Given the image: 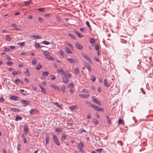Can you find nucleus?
<instances>
[{"instance_id": "obj_1", "label": "nucleus", "mask_w": 153, "mask_h": 153, "mask_svg": "<svg viewBox=\"0 0 153 153\" xmlns=\"http://www.w3.org/2000/svg\"><path fill=\"white\" fill-rule=\"evenodd\" d=\"M43 54L46 56V58L48 59L50 61H53L55 60V59L51 56L50 55L49 52L48 51H45L43 52Z\"/></svg>"}, {"instance_id": "obj_2", "label": "nucleus", "mask_w": 153, "mask_h": 153, "mask_svg": "<svg viewBox=\"0 0 153 153\" xmlns=\"http://www.w3.org/2000/svg\"><path fill=\"white\" fill-rule=\"evenodd\" d=\"M54 143L58 146L60 145L59 141L56 135L54 134L53 135L52 137Z\"/></svg>"}, {"instance_id": "obj_3", "label": "nucleus", "mask_w": 153, "mask_h": 153, "mask_svg": "<svg viewBox=\"0 0 153 153\" xmlns=\"http://www.w3.org/2000/svg\"><path fill=\"white\" fill-rule=\"evenodd\" d=\"M111 80H108L106 79H105L104 80V85L107 87H109L110 85L111 84L112 82L113 81V79H111Z\"/></svg>"}, {"instance_id": "obj_4", "label": "nucleus", "mask_w": 153, "mask_h": 153, "mask_svg": "<svg viewBox=\"0 0 153 153\" xmlns=\"http://www.w3.org/2000/svg\"><path fill=\"white\" fill-rule=\"evenodd\" d=\"M82 56L84 58L88 61L90 62L91 64H93V63L90 58L87 55L84 53L81 54Z\"/></svg>"}, {"instance_id": "obj_5", "label": "nucleus", "mask_w": 153, "mask_h": 153, "mask_svg": "<svg viewBox=\"0 0 153 153\" xmlns=\"http://www.w3.org/2000/svg\"><path fill=\"white\" fill-rule=\"evenodd\" d=\"M20 102L22 105H24L25 106H26L27 105H29L30 103V101L27 100H21L20 101Z\"/></svg>"}, {"instance_id": "obj_6", "label": "nucleus", "mask_w": 153, "mask_h": 153, "mask_svg": "<svg viewBox=\"0 0 153 153\" xmlns=\"http://www.w3.org/2000/svg\"><path fill=\"white\" fill-rule=\"evenodd\" d=\"M30 39H39L41 38V37L39 35H32L30 37Z\"/></svg>"}, {"instance_id": "obj_7", "label": "nucleus", "mask_w": 153, "mask_h": 153, "mask_svg": "<svg viewBox=\"0 0 153 153\" xmlns=\"http://www.w3.org/2000/svg\"><path fill=\"white\" fill-rule=\"evenodd\" d=\"M10 98L12 100H19V97L15 96H11L10 97Z\"/></svg>"}, {"instance_id": "obj_8", "label": "nucleus", "mask_w": 153, "mask_h": 153, "mask_svg": "<svg viewBox=\"0 0 153 153\" xmlns=\"http://www.w3.org/2000/svg\"><path fill=\"white\" fill-rule=\"evenodd\" d=\"M76 47L79 50H82L83 49V47L81 44L79 43H76Z\"/></svg>"}, {"instance_id": "obj_9", "label": "nucleus", "mask_w": 153, "mask_h": 153, "mask_svg": "<svg viewBox=\"0 0 153 153\" xmlns=\"http://www.w3.org/2000/svg\"><path fill=\"white\" fill-rule=\"evenodd\" d=\"M92 100L94 102L97 103L99 105H101V103L96 98L93 99Z\"/></svg>"}, {"instance_id": "obj_10", "label": "nucleus", "mask_w": 153, "mask_h": 153, "mask_svg": "<svg viewBox=\"0 0 153 153\" xmlns=\"http://www.w3.org/2000/svg\"><path fill=\"white\" fill-rule=\"evenodd\" d=\"M50 86L53 88L54 89L56 90H59V88L57 86L54 85L53 84H51L50 85Z\"/></svg>"}, {"instance_id": "obj_11", "label": "nucleus", "mask_w": 153, "mask_h": 153, "mask_svg": "<svg viewBox=\"0 0 153 153\" xmlns=\"http://www.w3.org/2000/svg\"><path fill=\"white\" fill-rule=\"evenodd\" d=\"M63 81L66 84H68L69 82L68 79L67 78L62 77V78Z\"/></svg>"}, {"instance_id": "obj_12", "label": "nucleus", "mask_w": 153, "mask_h": 153, "mask_svg": "<svg viewBox=\"0 0 153 153\" xmlns=\"http://www.w3.org/2000/svg\"><path fill=\"white\" fill-rule=\"evenodd\" d=\"M79 96L83 98H87L89 97V95L88 94H79Z\"/></svg>"}, {"instance_id": "obj_13", "label": "nucleus", "mask_w": 153, "mask_h": 153, "mask_svg": "<svg viewBox=\"0 0 153 153\" xmlns=\"http://www.w3.org/2000/svg\"><path fill=\"white\" fill-rule=\"evenodd\" d=\"M39 85V87L41 90L42 92L45 94H46V89L45 88H42L40 85Z\"/></svg>"}, {"instance_id": "obj_14", "label": "nucleus", "mask_w": 153, "mask_h": 153, "mask_svg": "<svg viewBox=\"0 0 153 153\" xmlns=\"http://www.w3.org/2000/svg\"><path fill=\"white\" fill-rule=\"evenodd\" d=\"M78 148L79 149H82L84 147L83 144L82 142H80L77 145Z\"/></svg>"}, {"instance_id": "obj_15", "label": "nucleus", "mask_w": 153, "mask_h": 153, "mask_svg": "<svg viewBox=\"0 0 153 153\" xmlns=\"http://www.w3.org/2000/svg\"><path fill=\"white\" fill-rule=\"evenodd\" d=\"M24 74L25 75L28 76H30V75L29 71L27 68L26 69V70Z\"/></svg>"}, {"instance_id": "obj_16", "label": "nucleus", "mask_w": 153, "mask_h": 153, "mask_svg": "<svg viewBox=\"0 0 153 153\" xmlns=\"http://www.w3.org/2000/svg\"><path fill=\"white\" fill-rule=\"evenodd\" d=\"M74 74L75 75H78L79 73V69L78 68H75Z\"/></svg>"}, {"instance_id": "obj_17", "label": "nucleus", "mask_w": 153, "mask_h": 153, "mask_svg": "<svg viewBox=\"0 0 153 153\" xmlns=\"http://www.w3.org/2000/svg\"><path fill=\"white\" fill-rule=\"evenodd\" d=\"M11 26L14 28V30H20V29L17 27V26L16 25L13 24L11 25Z\"/></svg>"}, {"instance_id": "obj_18", "label": "nucleus", "mask_w": 153, "mask_h": 153, "mask_svg": "<svg viewBox=\"0 0 153 153\" xmlns=\"http://www.w3.org/2000/svg\"><path fill=\"white\" fill-rule=\"evenodd\" d=\"M5 40L7 41H10L11 40V38L9 35H7L6 36Z\"/></svg>"}, {"instance_id": "obj_19", "label": "nucleus", "mask_w": 153, "mask_h": 153, "mask_svg": "<svg viewBox=\"0 0 153 153\" xmlns=\"http://www.w3.org/2000/svg\"><path fill=\"white\" fill-rule=\"evenodd\" d=\"M45 140L46 145H47L48 143L50 140V137L48 135H46L45 137Z\"/></svg>"}, {"instance_id": "obj_20", "label": "nucleus", "mask_w": 153, "mask_h": 153, "mask_svg": "<svg viewBox=\"0 0 153 153\" xmlns=\"http://www.w3.org/2000/svg\"><path fill=\"white\" fill-rule=\"evenodd\" d=\"M21 73L19 71H13L12 72V74L13 75H16L20 74Z\"/></svg>"}, {"instance_id": "obj_21", "label": "nucleus", "mask_w": 153, "mask_h": 153, "mask_svg": "<svg viewBox=\"0 0 153 153\" xmlns=\"http://www.w3.org/2000/svg\"><path fill=\"white\" fill-rule=\"evenodd\" d=\"M24 132L27 135L28 133V127L27 126H25L24 127Z\"/></svg>"}, {"instance_id": "obj_22", "label": "nucleus", "mask_w": 153, "mask_h": 153, "mask_svg": "<svg viewBox=\"0 0 153 153\" xmlns=\"http://www.w3.org/2000/svg\"><path fill=\"white\" fill-rule=\"evenodd\" d=\"M67 60L70 62L71 63H74L75 62V60L72 58H67Z\"/></svg>"}, {"instance_id": "obj_23", "label": "nucleus", "mask_w": 153, "mask_h": 153, "mask_svg": "<svg viewBox=\"0 0 153 153\" xmlns=\"http://www.w3.org/2000/svg\"><path fill=\"white\" fill-rule=\"evenodd\" d=\"M22 117H21L19 116L18 115H17L15 119L16 121H18L19 120H22Z\"/></svg>"}, {"instance_id": "obj_24", "label": "nucleus", "mask_w": 153, "mask_h": 153, "mask_svg": "<svg viewBox=\"0 0 153 153\" xmlns=\"http://www.w3.org/2000/svg\"><path fill=\"white\" fill-rule=\"evenodd\" d=\"M74 32L80 38H82L83 37V35L79 33L77 31H75Z\"/></svg>"}, {"instance_id": "obj_25", "label": "nucleus", "mask_w": 153, "mask_h": 153, "mask_svg": "<svg viewBox=\"0 0 153 153\" xmlns=\"http://www.w3.org/2000/svg\"><path fill=\"white\" fill-rule=\"evenodd\" d=\"M62 131V128L61 127L57 128L55 129V131L58 132H60Z\"/></svg>"}, {"instance_id": "obj_26", "label": "nucleus", "mask_w": 153, "mask_h": 153, "mask_svg": "<svg viewBox=\"0 0 153 153\" xmlns=\"http://www.w3.org/2000/svg\"><path fill=\"white\" fill-rule=\"evenodd\" d=\"M53 103L55 105L56 107L59 108H60L62 109V108L61 106H60L59 105V103H58L57 102H53Z\"/></svg>"}, {"instance_id": "obj_27", "label": "nucleus", "mask_w": 153, "mask_h": 153, "mask_svg": "<svg viewBox=\"0 0 153 153\" xmlns=\"http://www.w3.org/2000/svg\"><path fill=\"white\" fill-rule=\"evenodd\" d=\"M118 123L119 124L123 125L124 124V122L123 120L119 119L118 120Z\"/></svg>"}, {"instance_id": "obj_28", "label": "nucleus", "mask_w": 153, "mask_h": 153, "mask_svg": "<svg viewBox=\"0 0 153 153\" xmlns=\"http://www.w3.org/2000/svg\"><path fill=\"white\" fill-rule=\"evenodd\" d=\"M64 76L65 77L67 78H70L71 77V75L70 73H65Z\"/></svg>"}, {"instance_id": "obj_29", "label": "nucleus", "mask_w": 153, "mask_h": 153, "mask_svg": "<svg viewBox=\"0 0 153 153\" xmlns=\"http://www.w3.org/2000/svg\"><path fill=\"white\" fill-rule=\"evenodd\" d=\"M65 49L66 52L68 53H72V52L71 51L70 49L68 47H65Z\"/></svg>"}, {"instance_id": "obj_30", "label": "nucleus", "mask_w": 153, "mask_h": 153, "mask_svg": "<svg viewBox=\"0 0 153 153\" xmlns=\"http://www.w3.org/2000/svg\"><path fill=\"white\" fill-rule=\"evenodd\" d=\"M106 117L107 120L108 124L109 125H110L111 123V121L108 115H106Z\"/></svg>"}, {"instance_id": "obj_31", "label": "nucleus", "mask_w": 153, "mask_h": 153, "mask_svg": "<svg viewBox=\"0 0 153 153\" xmlns=\"http://www.w3.org/2000/svg\"><path fill=\"white\" fill-rule=\"evenodd\" d=\"M35 47L37 48H41L42 47L40 46L38 42H35Z\"/></svg>"}, {"instance_id": "obj_32", "label": "nucleus", "mask_w": 153, "mask_h": 153, "mask_svg": "<svg viewBox=\"0 0 153 153\" xmlns=\"http://www.w3.org/2000/svg\"><path fill=\"white\" fill-rule=\"evenodd\" d=\"M95 110L98 111H103V109L102 108H100L99 107L97 106V108Z\"/></svg>"}, {"instance_id": "obj_33", "label": "nucleus", "mask_w": 153, "mask_h": 153, "mask_svg": "<svg viewBox=\"0 0 153 153\" xmlns=\"http://www.w3.org/2000/svg\"><path fill=\"white\" fill-rule=\"evenodd\" d=\"M68 35L73 39H76V36L72 34L69 33L68 34Z\"/></svg>"}, {"instance_id": "obj_34", "label": "nucleus", "mask_w": 153, "mask_h": 153, "mask_svg": "<svg viewBox=\"0 0 153 153\" xmlns=\"http://www.w3.org/2000/svg\"><path fill=\"white\" fill-rule=\"evenodd\" d=\"M66 138V135L62 136L61 139V140L62 141H64Z\"/></svg>"}, {"instance_id": "obj_35", "label": "nucleus", "mask_w": 153, "mask_h": 153, "mask_svg": "<svg viewBox=\"0 0 153 153\" xmlns=\"http://www.w3.org/2000/svg\"><path fill=\"white\" fill-rule=\"evenodd\" d=\"M67 87L69 88H73L74 87V84L72 83H70L68 85Z\"/></svg>"}, {"instance_id": "obj_36", "label": "nucleus", "mask_w": 153, "mask_h": 153, "mask_svg": "<svg viewBox=\"0 0 153 153\" xmlns=\"http://www.w3.org/2000/svg\"><path fill=\"white\" fill-rule=\"evenodd\" d=\"M11 110L12 111L14 112H19L20 111L19 109L15 108H12L11 109Z\"/></svg>"}, {"instance_id": "obj_37", "label": "nucleus", "mask_w": 153, "mask_h": 153, "mask_svg": "<svg viewBox=\"0 0 153 153\" xmlns=\"http://www.w3.org/2000/svg\"><path fill=\"white\" fill-rule=\"evenodd\" d=\"M31 2V0H27V1H24V3L26 5H28Z\"/></svg>"}, {"instance_id": "obj_38", "label": "nucleus", "mask_w": 153, "mask_h": 153, "mask_svg": "<svg viewBox=\"0 0 153 153\" xmlns=\"http://www.w3.org/2000/svg\"><path fill=\"white\" fill-rule=\"evenodd\" d=\"M49 72L48 71H44L42 73V75L43 76H47L49 74Z\"/></svg>"}, {"instance_id": "obj_39", "label": "nucleus", "mask_w": 153, "mask_h": 153, "mask_svg": "<svg viewBox=\"0 0 153 153\" xmlns=\"http://www.w3.org/2000/svg\"><path fill=\"white\" fill-rule=\"evenodd\" d=\"M20 80H19L18 79H16L15 80V82H14L16 84L18 85L19 84V82H20Z\"/></svg>"}, {"instance_id": "obj_40", "label": "nucleus", "mask_w": 153, "mask_h": 153, "mask_svg": "<svg viewBox=\"0 0 153 153\" xmlns=\"http://www.w3.org/2000/svg\"><path fill=\"white\" fill-rule=\"evenodd\" d=\"M37 60L36 59H34L32 61V64L33 65H35L37 63Z\"/></svg>"}, {"instance_id": "obj_41", "label": "nucleus", "mask_w": 153, "mask_h": 153, "mask_svg": "<svg viewBox=\"0 0 153 153\" xmlns=\"http://www.w3.org/2000/svg\"><path fill=\"white\" fill-rule=\"evenodd\" d=\"M90 42L91 44H93L94 43H95L96 41L93 38H91L90 39Z\"/></svg>"}, {"instance_id": "obj_42", "label": "nucleus", "mask_w": 153, "mask_h": 153, "mask_svg": "<svg viewBox=\"0 0 153 153\" xmlns=\"http://www.w3.org/2000/svg\"><path fill=\"white\" fill-rule=\"evenodd\" d=\"M77 108L76 106L74 105L70 107V109L72 110H75Z\"/></svg>"}, {"instance_id": "obj_43", "label": "nucleus", "mask_w": 153, "mask_h": 153, "mask_svg": "<svg viewBox=\"0 0 153 153\" xmlns=\"http://www.w3.org/2000/svg\"><path fill=\"white\" fill-rule=\"evenodd\" d=\"M50 78L52 80H54L56 79V77L55 76L53 75H52L50 76Z\"/></svg>"}, {"instance_id": "obj_44", "label": "nucleus", "mask_w": 153, "mask_h": 153, "mask_svg": "<svg viewBox=\"0 0 153 153\" xmlns=\"http://www.w3.org/2000/svg\"><path fill=\"white\" fill-rule=\"evenodd\" d=\"M42 66L40 64H39L38 66L36 67V69L38 70H39L42 68Z\"/></svg>"}, {"instance_id": "obj_45", "label": "nucleus", "mask_w": 153, "mask_h": 153, "mask_svg": "<svg viewBox=\"0 0 153 153\" xmlns=\"http://www.w3.org/2000/svg\"><path fill=\"white\" fill-rule=\"evenodd\" d=\"M42 44H45L46 45H49L50 44V43L49 42L47 41H43L42 42Z\"/></svg>"}, {"instance_id": "obj_46", "label": "nucleus", "mask_w": 153, "mask_h": 153, "mask_svg": "<svg viewBox=\"0 0 153 153\" xmlns=\"http://www.w3.org/2000/svg\"><path fill=\"white\" fill-rule=\"evenodd\" d=\"M86 68L89 71H92L90 65L87 66Z\"/></svg>"}, {"instance_id": "obj_47", "label": "nucleus", "mask_w": 153, "mask_h": 153, "mask_svg": "<svg viewBox=\"0 0 153 153\" xmlns=\"http://www.w3.org/2000/svg\"><path fill=\"white\" fill-rule=\"evenodd\" d=\"M55 16L58 21H61L60 18L59 16L58 15H56Z\"/></svg>"}, {"instance_id": "obj_48", "label": "nucleus", "mask_w": 153, "mask_h": 153, "mask_svg": "<svg viewBox=\"0 0 153 153\" xmlns=\"http://www.w3.org/2000/svg\"><path fill=\"white\" fill-rule=\"evenodd\" d=\"M35 113V110L33 109H32L30 110V113L31 114H33Z\"/></svg>"}, {"instance_id": "obj_49", "label": "nucleus", "mask_w": 153, "mask_h": 153, "mask_svg": "<svg viewBox=\"0 0 153 153\" xmlns=\"http://www.w3.org/2000/svg\"><path fill=\"white\" fill-rule=\"evenodd\" d=\"M20 91L22 92H24L23 93H22V95H26V91H25V93H24V92H25V90L23 89H20Z\"/></svg>"}, {"instance_id": "obj_50", "label": "nucleus", "mask_w": 153, "mask_h": 153, "mask_svg": "<svg viewBox=\"0 0 153 153\" xmlns=\"http://www.w3.org/2000/svg\"><path fill=\"white\" fill-rule=\"evenodd\" d=\"M86 25H87V26L91 29V27L90 25L89 22L88 21H87L86 22Z\"/></svg>"}, {"instance_id": "obj_51", "label": "nucleus", "mask_w": 153, "mask_h": 153, "mask_svg": "<svg viewBox=\"0 0 153 153\" xmlns=\"http://www.w3.org/2000/svg\"><path fill=\"white\" fill-rule=\"evenodd\" d=\"M60 73H61V75H65V73L64 71L62 69H60Z\"/></svg>"}, {"instance_id": "obj_52", "label": "nucleus", "mask_w": 153, "mask_h": 153, "mask_svg": "<svg viewBox=\"0 0 153 153\" xmlns=\"http://www.w3.org/2000/svg\"><path fill=\"white\" fill-rule=\"evenodd\" d=\"M91 106L95 110L97 108V106L93 105V104H91Z\"/></svg>"}, {"instance_id": "obj_53", "label": "nucleus", "mask_w": 153, "mask_h": 153, "mask_svg": "<svg viewBox=\"0 0 153 153\" xmlns=\"http://www.w3.org/2000/svg\"><path fill=\"white\" fill-rule=\"evenodd\" d=\"M45 8H40L38 9V10L40 11L43 12L44 11Z\"/></svg>"}, {"instance_id": "obj_54", "label": "nucleus", "mask_w": 153, "mask_h": 153, "mask_svg": "<svg viewBox=\"0 0 153 153\" xmlns=\"http://www.w3.org/2000/svg\"><path fill=\"white\" fill-rule=\"evenodd\" d=\"M102 150L103 149H98L96 150V151L100 153H101Z\"/></svg>"}, {"instance_id": "obj_55", "label": "nucleus", "mask_w": 153, "mask_h": 153, "mask_svg": "<svg viewBox=\"0 0 153 153\" xmlns=\"http://www.w3.org/2000/svg\"><path fill=\"white\" fill-rule=\"evenodd\" d=\"M23 137V141L25 143H27V141H26V139L25 137L24 136V134H22Z\"/></svg>"}, {"instance_id": "obj_56", "label": "nucleus", "mask_w": 153, "mask_h": 153, "mask_svg": "<svg viewBox=\"0 0 153 153\" xmlns=\"http://www.w3.org/2000/svg\"><path fill=\"white\" fill-rule=\"evenodd\" d=\"M3 48L4 49V51L9 52L10 51V49L9 48Z\"/></svg>"}, {"instance_id": "obj_57", "label": "nucleus", "mask_w": 153, "mask_h": 153, "mask_svg": "<svg viewBox=\"0 0 153 153\" xmlns=\"http://www.w3.org/2000/svg\"><path fill=\"white\" fill-rule=\"evenodd\" d=\"M25 42H24L21 43H20V45L21 47L24 46L25 45Z\"/></svg>"}, {"instance_id": "obj_58", "label": "nucleus", "mask_w": 153, "mask_h": 153, "mask_svg": "<svg viewBox=\"0 0 153 153\" xmlns=\"http://www.w3.org/2000/svg\"><path fill=\"white\" fill-rule=\"evenodd\" d=\"M7 65L10 66L13 65V63L12 62H7Z\"/></svg>"}, {"instance_id": "obj_59", "label": "nucleus", "mask_w": 153, "mask_h": 153, "mask_svg": "<svg viewBox=\"0 0 153 153\" xmlns=\"http://www.w3.org/2000/svg\"><path fill=\"white\" fill-rule=\"evenodd\" d=\"M4 101V99L2 97H0V102H3Z\"/></svg>"}, {"instance_id": "obj_60", "label": "nucleus", "mask_w": 153, "mask_h": 153, "mask_svg": "<svg viewBox=\"0 0 153 153\" xmlns=\"http://www.w3.org/2000/svg\"><path fill=\"white\" fill-rule=\"evenodd\" d=\"M82 92L84 93H88V91L87 89H84L82 90Z\"/></svg>"}, {"instance_id": "obj_61", "label": "nucleus", "mask_w": 153, "mask_h": 153, "mask_svg": "<svg viewBox=\"0 0 153 153\" xmlns=\"http://www.w3.org/2000/svg\"><path fill=\"white\" fill-rule=\"evenodd\" d=\"M95 49L97 51H99V47L98 45H96L95 46Z\"/></svg>"}, {"instance_id": "obj_62", "label": "nucleus", "mask_w": 153, "mask_h": 153, "mask_svg": "<svg viewBox=\"0 0 153 153\" xmlns=\"http://www.w3.org/2000/svg\"><path fill=\"white\" fill-rule=\"evenodd\" d=\"M21 145L20 144H19L18 145L17 150H21Z\"/></svg>"}, {"instance_id": "obj_63", "label": "nucleus", "mask_w": 153, "mask_h": 153, "mask_svg": "<svg viewBox=\"0 0 153 153\" xmlns=\"http://www.w3.org/2000/svg\"><path fill=\"white\" fill-rule=\"evenodd\" d=\"M59 53L61 56H62L63 55V53L62 51V50H61L59 51Z\"/></svg>"}, {"instance_id": "obj_64", "label": "nucleus", "mask_w": 153, "mask_h": 153, "mask_svg": "<svg viewBox=\"0 0 153 153\" xmlns=\"http://www.w3.org/2000/svg\"><path fill=\"white\" fill-rule=\"evenodd\" d=\"M80 30L82 32H84L85 31V29L83 28H80Z\"/></svg>"}]
</instances>
